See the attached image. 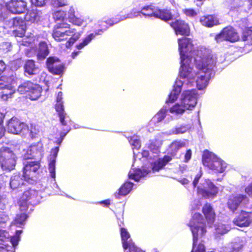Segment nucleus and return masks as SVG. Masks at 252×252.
<instances>
[{"instance_id": "nucleus-15", "label": "nucleus", "mask_w": 252, "mask_h": 252, "mask_svg": "<svg viewBox=\"0 0 252 252\" xmlns=\"http://www.w3.org/2000/svg\"><path fill=\"white\" fill-rule=\"evenodd\" d=\"M129 17L128 14L123 16L118 15L115 17L109 18L104 21L100 22L97 25V28H99L98 30L94 32L95 34H101V33L106 31L109 27L112 26L119 22Z\"/></svg>"}, {"instance_id": "nucleus-17", "label": "nucleus", "mask_w": 252, "mask_h": 252, "mask_svg": "<svg viewBox=\"0 0 252 252\" xmlns=\"http://www.w3.org/2000/svg\"><path fill=\"white\" fill-rule=\"evenodd\" d=\"M252 222V213L243 210L241 211L233 220L234 225L241 227H248Z\"/></svg>"}, {"instance_id": "nucleus-36", "label": "nucleus", "mask_w": 252, "mask_h": 252, "mask_svg": "<svg viewBox=\"0 0 252 252\" xmlns=\"http://www.w3.org/2000/svg\"><path fill=\"white\" fill-rule=\"evenodd\" d=\"M186 108L184 107V105L180 104L179 103H176L172 107H171L169 111L172 113H175L176 114H182L185 111Z\"/></svg>"}, {"instance_id": "nucleus-64", "label": "nucleus", "mask_w": 252, "mask_h": 252, "mask_svg": "<svg viewBox=\"0 0 252 252\" xmlns=\"http://www.w3.org/2000/svg\"><path fill=\"white\" fill-rule=\"evenodd\" d=\"M148 148L153 153H156L158 151V147L153 143H151L148 145Z\"/></svg>"}, {"instance_id": "nucleus-10", "label": "nucleus", "mask_w": 252, "mask_h": 252, "mask_svg": "<svg viewBox=\"0 0 252 252\" xmlns=\"http://www.w3.org/2000/svg\"><path fill=\"white\" fill-rule=\"evenodd\" d=\"M179 51L180 58L183 60L191 61V56L190 54L194 51V45L191 38L186 37H182L178 39Z\"/></svg>"}, {"instance_id": "nucleus-55", "label": "nucleus", "mask_w": 252, "mask_h": 252, "mask_svg": "<svg viewBox=\"0 0 252 252\" xmlns=\"http://www.w3.org/2000/svg\"><path fill=\"white\" fill-rule=\"evenodd\" d=\"M8 179V177L5 174H0V189L4 186Z\"/></svg>"}, {"instance_id": "nucleus-62", "label": "nucleus", "mask_w": 252, "mask_h": 252, "mask_svg": "<svg viewBox=\"0 0 252 252\" xmlns=\"http://www.w3.org/2000/svg\"><path fill=\"white\" fill-rule=\"evenodd\" d=\"M245 191L249 195H252V183L245 188Z\"/></svg>"}, {"instance_id": "nucleus-44", "label": "nucleus", "mask_w": 252, "mask_h": 252, "mask_svg": "<svg viewBox=\"0 0 252 252\" xmlns=\"http://www.w3.org/2000/svg\"><path fill=\"white\" fill-rule=\"evenodd\" d=\"M68 21L73 25L81 26L84 23V20L80 17H77L76 16L69 17Z\"/></svg>"}, {"instance_id": "nucleus-2", "label": "nucleus", "mask_w": 252, "mask_h": 252, "mask_svg": "<svg viewBox=\"0 0 252 252\" xmlns=\"http://www.w3.org/2000/svg\"><path fill=\"white\" fill-rule=\"evenodd\" d=\"M194 175V178L192 184L194 188H196V193L205 199L213 198L216 197L218 192L219 189L210 180L207 179L204 180V182L197 186L199 179L202 176L203 172L201 167L196 168L191 170L190 177L192 179V176Z\"/></svg>"}, {"instance_id": "nucleus-45", "label": "nucleus", "mask_w": 252, "mask_h": 252, "mask_svg": "<svg viewBox=\"0 0 252 252\" xmlns=\"http://www.w3.org/2000/svg\"><path fill=\"white\" fill-rule=\"evenodd\" d=\"M182 12L187 17L189 18H193L196 16L197 14L196 11L192 8H185L183 9Z\"/></svg>"}, {"instance_id": "nucleus-47", "label": "nucleus", "mask_w": 252, "mask_h": 252, "mask_svg": "<svg viewBox=\"0 0 252 252\" xmlns=\"http://www.w3.org/2000/svg\"><path fill=\"white\" fill-rule=\"evenodd\" d=\"M165 165V162L160 159H159L156 162H154L152 169L154 171H158L162 169Z\"/></svg>"}, {"instance_id": "nucleus-38", "label": "nucleus", "mask_w": 252, "mask_h": 252, "mask_svg": "<svg viewBox=\"0 0 252 252\" xmlns=\"http://www.w3.org/2000/svg\"><path fill=\"white\" fill-rule=\"evenodd\" d=\"M125 250L128 249V252H144L143 250L137 247L131 239H129L126 247H123Z\"/></svg>"}, {"instance_id": "nucleus-11", "label": "nucleus", "mask_w": 252, "mask_h": 252, "mask_svg": "<svg viewBox=\"0 0 252 252\" xmlns=\"http://www.w3.org/2000/svg\"><path fill=\"white\" fill-rule=\"evenodd\" d=\"M46 65L49 72L53 75H62L65 69L64 64L59 58L55 56H50L47 59Z\"/></svg>"}, {"instance_id": "nucleus-54", "label": "nucleus", "mask_w": 252, "mask_h": 252, "mask_svg": "<svg viewBox=\"0 0 252 252\" xmlns=\"http://www.w3.org/2000/svg\"><path fill=\"white\" fill-rule=\"evenodd\" d=\"M70 128H68L66 130V131L64 132H62L60 134V137L56 140V143L58 145H60L63 140L64 139V137L65 136L66 134L69 131Z\"/></svg>"}, {"instance_id": "nucleus-49", "label": "nucleus", "mask_w": 252, "mask_h": 252, "mask_svg": "<svg viewBox=\"0 0 252 252\" xmlns=\"http://www.w3.org/2000/svg\"><path fill=\"white\" fill-rule=\"evenodd\" d=\"M7 8L2 4H0V20H3L7 17Z\"/></svg>"}, {"instance_id": "nucleus-8", "label": "nucleus", "mask_w": 252, "mask_h": 252, "mask_svg": "<svg viewBox=\"0 0 252 252\" xmlns=\"http://www.w3.org/2000/svg\"><path fill=\"white\" fill-rule=\"evenodd\" d=\"M215 40L217 43L227 41L234 43L240 40V36L236 30L232 26H227L223 28L220 32L215 36Z\"/></svg>"}, {"instance_id": "nucleus-63", "label": "nucleus", "mask_w": 252, "mask_h": 252, "mask_svg": "<svg viewBox=\"0 0 252 252\" xmlns=\"http://www.w3.org/2000/svg\"><path fill=\"white\" fill-rule=\"evenodd\" d=\"M171 92L174 94L175 93V94H177V95L179 96L181 92V87L178 85L174 86V89Z\"/></svg>"}, {"instance_id": "nucleus-1", "label": "nucleus", "mask_w": 252, "mask_h": 252, "mask_svg": "<svg viewBox=\"0 0 252 252\" xmlns=\"http://www.w3.org/2000/svg\"><path fill=\"white\" fill-rule=\"evenodd\" d=\"M194 63L198 71L195 73L196 87L202 90L208 85L212 72L214 61L209 50L201 48L195 53Z\"/></svg>"}, {"instance_id": "nucleus-39", "label": "nucleus", "mask_w": 252, "mask_h": 252, "mask_svg": "<svg viewBox=\"0 0 252 252\" xmlns=\"http://www.w3.org/2000/svg\"><path fill=\"white\" fill-rule=\"evenodd\" d=\"M167 110L165 108H161L159 111L154 116V119L157 122L162 121L166 117Z\"/></svg>"}, {"instance_id": "nucleus-19", "label": "nucleus", "mask_w": 252, "mask_h": 252, "mask_svg": "<svg viewBox=\"0 0 252 252\" xmlns=\"http://www.w3.org/2000/svg\"><path fill=\"white\" fill-rule=\"evenodd\" d=\"M196 93L195 90H188L184 93L182 103L188 110L193 109L197 103Z\"/></svg>"}, {"instance_id": "nucleus-41", "label": "nucleus", "mask_w": 252, "mask_h": 252, "mask_svg": "<svg viewBox=\"0 0 252 252\" xmlns=\"http://www.w3.org/2000/svg\"><path fill=\"white\" fill-rule=\"evenodd\" d=\"M66 12L62 10L56 11L53 14V19L55 21L63 20L66 17Z\"/></svg>"}, {"instance_id": "nucleus-13", "label": "nucleus", "mask_w": 252, "mask_h": 252, "mask_svg": "<svg viewBox=\"0 0 252 252\" xmlns=\"http://www.w3.org/2000/svg\"><path fill=\"white\" fill-rule=\"evenodd\" d=\"M170 27L173 29L176 35L188 36L190 34V28L188 23L185 20L179 19L170 23Z\"/></svg>"}, {"instance_id": "nucleus-7", "label": "nucleus", "mask_w": 252, "mask_h": 252, "mask_svg": "<svg viewBox=\"0 0 252 252\" xmlns=\"http://www.w3.org/2000/svg\"><path fill=\"white\" fill-rule=\"evenodd\" d=\"M16 157L8 148H2L0 150V166L4 170L10 171L15 168Z\"/></svg>"}, {"instance_id": "nucleus-50", "label": "nucleus", "mask_w": 252, "mask_h": 252, "mask_svg": "<svg viewBox=\"0 0 252 252\" xmlns=\"http://www.w3.org/2000/svg\"><path fill=\"white\" fill-rule=\"evenodd\" d=\"M49 170L51 176L52 178L55 177V160H51L49 164Z\"/></svg>"}, {"instance_id": "nucleus-20", "label": "nucleus", "mask_w": 252, "mask_h": 252, "mask_svg": "<svg viewBox=\"0 0 252 252\" xmlns=\"http://www.w3.org/2000/svg\"><path fill=\"white\" fill-rule=\"evenodd\" d=\"M189 60H183L181 59V67L180 69V76L182 78H188L189 79H194L195 76L192 73L193 68L189 66Z\"/></svg>"}, {"instance_id": "nucleus-5", "label": "nucleus", "mask_w": 252, "mask_h": 252, "mask_svg": "<svg viewBox=\"0 0 252 252\" xmlns=\"http://www.w3.org/2000/svg\"><path fill=\"white\" fill-rule=\"evenodd\" d=\"M202 162L204 166L216 173L223 172L226 167V164L224 161L208 150L203 152Z\"/></svg>"}, {"instance_id": "nucleus-4", "label": "nucleus", "mask_w": 252, "mask_h": 252, "mask_svg": "<svg viewBox=\"0 0 252 252\" xmlns=\"http://www.w3.org/2000/svg\"><path fill=\"white\" fill-rule=\"evenodd\" d=\"M42 198L40 190L28 187L24 189L18 199V206L21 211L26 212L30 206H34L39 204L42 201Z\"/></svg>"}, {"instance_id": "nucleus-46", "label": "nucleus", "mask_w": 252, "mask_h": 252, "mask_svg": "<svg viewBox=\"0 0 252 252\" xmlns=\"http://www.w3.org/2000/svg\"><path fill=\"white\" fill-rule=\"evenodd\" d=\"M137 176L140 179L141 177L146 176L150 172V170L147 169H141L139 168H136L133 170Z\"/></svg>"}, {"instance_id": "nucleus-51", "label": "nucleus", "mask_w": 252, "mask_h": 252, "mask_svg": "<svg viewBox=\"0 0 252 252\" xmlns=\"http://www.w3.org/2000/svg\"><path fill=\"white\" fill-rule=\"evenodd\" d=\"M55 108L56 111L58 112V115H59V114L65 113L64 111V107L63 102H57Z\"/></svg>"}, {"instance_id": "nucleus-27", "label": "nucleus", "mask_w": 252, "mask_h": 252, "mask_svg": "<svg viewBox=\"0 0 252 252\" xmlns=\"http://www.w3.org/2000/svg\"><path fill=\"white\" fill-rule=\"evenodd\" d=\"M24 72L30 75H35L38 71V67L32 60H27L24 65Z\"/></svg>"}, {"instance_id": "nucleus-43", "label": "nucleus", "mask_w": 252, "mask_h": 252, "mask_svg": "<svg viewBox=\"0 0 252 252\" xmlns=\"http://www.w3.org/2000/svg\"><path fill=\"white\" fill-rule=\"evenodd\" d=\"M21 233V231H16V235L13 236L9 238V241H10L13 248V250L14 251L15 247L18 244V242L20 240L19 235Z\"/></svg>"}, {"instance_id": "nucleus-60", "label": "nucleus", "mask_w": 252, "mask_h": 252, "mask_svg": "<svg viewBox=\"0 0 252 252\" xmlns=\"http://www.w3.org/2000/svg\"><path fill=\"white\" fill-rule=\"evenodd\" d=\"M191 151L190 149L188 150L185 155L184 161L186 162H188L191 158Z\"/></svg>"}, {"instance_id": "nucleus-9", "label": "nucleus", "mask_w": 252, "mask_h": 252, "mask_svg": "<svg viewBox=\"0 0 252 252\" xmlns=\"http://www.w3.org/2000/svg\"><path fill=\"white\" fill-rule=\"evenodd\" d=\"M203 219L199 213H195L192 217L188 225L190 227L192 236H194V242L198 240V231L200 229L201 235L203 236L206 232V225L203 222Z\"/></svg>"}, {"instance_id": "nucleus-25", "label": "nucleus", "mask_w": 252, "mask_h": 252, "mask_svg": "<svg viewBox=\"0 0 252 252\" xmlns=\"http://www.w3.org/2000/svg\"><path fill=\"white\" fill-rule=\"evenodd\" d=\"M154 17L160 19L164 21L167 22L173 19V14L170 10L166 8L160 9L157 7Z\"/></svg>"}, {"instance_id": "nucleus-31", "label": "nucleus", "mask_w": 252, "mask_h": 252, "mask_svg": "<svg viewBox=\"0 0 252 252\" xmlns=\"http://www.w3.org/2000/svg\"><path fill=\"white\" fill-rule=\"evenodd\" d=\"M49 51L48 46L45 42L39 44L37 58L38 60H42L49 54Z\"/></svg>"}, {"instance_id": "nucleus-35", "label": "nucleus", "mask_w": 252, "mask_h": 252, "mask_svg": "<svg viewBox=\"0 0 252 252\" xmlns=\"http://www.w3.org/2000/svg\"><path fill=\"white\" fill-rule=\"evenodd\" d=\"M243 41H248L250 44H252V27L246 29L243 31L241 35Z\"/></svg>"}, {"instance_id": "nucleus-32", "label": "nucleus", "mask_w": 252, "mask_h": 252, "mask_svg": "<svg viewBox=\"0 0 252 252\" xmlns=\"http://www.w3.org/2000/svg\"><path fill=\"white\" fill-rule=\"evenodd\" d=\"M157 7L152 4L144 6L138 13H141L145 16L154 17L157 9Z\"/></svg>"}, {"instance_id": "nucleus-42", "label": "nucleus", "mask_w": 252, "mask_h": 252, "mask_svg": "<svg viewBox=\"0 0 252 252\" xmlns=\"http://www.w3.org/2000/svg\"><path fill=\"white\" fill-rule=\"evenodd\" d=\"M188 130V127L187 125H181L175 126L173 129V133L175 134H182L187 132Z\"/></svg>"}, {"instance_id": "nucleus-59", "label": "nucleus", "mask_w": 252, "mask_h": 252, "mask_svg": "<svg viewBox=\"0 0 252 252\" xmlns=\"http://www.w3.org/2000/svg\"><path fill=\"white\" fill-rule=\"evenodd\" d=\"M66 116V113H61L59 114L58 116L60 118V121L62 125L63 126H66V123L64 120L65 117Z\"/></svg>"}, {"instance_id": "nucleus-3", "label": "nucleus", "mask_w": 252, "mask_h": 252, "mask_svg": "<svg viewBox=\"0 0 252 252\" xmlns=\"http://www.w3.org/2000/svg\"><path fill=\"white\" fill-rule=\"evenodd\" d=\"M70 25L64 22L57 24L54 28L52 36L55 40L62 41L68 38L66 47L72 46L79 38L80 33L74 29H70Z\"/></svg>"}, {"instance_id": "nucleus-16", "label": "nucleus", "mask_w": 252, "mask_h": 252, "mask_svg": "<svg viewBox=\"0 0 252 252\" xmlns=\"http://www.w3.org/2000/svg\"><path fill=\"white\" fill-rule=\"evenodd\" d=\"M7 130L9 133L18 134L28 127L27 124L16 117H12L7 123Z\"/></svg>"}, {"instance_id": "nucleus-34", "label": "nucleus", "mask_w": 252, "mask_h": 252, "mask_svg": "<svg viewBox=\"0 0 252 252\" xmlns=\"http://www.w3.org/2000/svg\"><path fill=\"white\" fill-rule=\"evenodd\" d=\"M33 84L30 81L25 82L19 86L18 91L21 94H24L26 93H29Z\"/></svg>"}, {"instance_id": "nucleus-53", "label": "nucleus", "mask_w": 252, "mask_h": 252, "mask_svg": "<svg viewBox=\"0 0 252 252\" xmlns=\"http://www.w3.org/2000/svg\"><path fill=\"white\" fill-rule=\"evenodd\" d=\"M178 97V96L177 95V94H174L171 92L169 94L168 99L166 101V102L173 103L177 99Z\"/></svg>"}, {"instance_id": "nucleus-56", "label": "nucleus", "mask_w": 252, "mask_h": 252, "mask_svg": "<svg viewBox=\"0 0 252 252\" xmlns=\"http://www.w3.org/2000/svg\"><path fill=\"white\" fill-rule=\"evenodd\" d=\"M9 238L4 235V232L0 230V242L6 244V242H9Z\"/></svg>"}, {"instance_id": "nucleus-18", "label": "nucleus", "mask_w": 252, "mask_h": 252, "mask_svg": "<svg viewBox=\"0 0 252 252\" xmlns=\"http://www.w3.org/2000/svg\"><path fill=\"white\" fill-rule=\"evenodd\" d=\"M248 201V198L245 194H232L229 196L227 205L229 210L232 212H235L238 209L241 203Z\"/></svg>"}, {"instance_id": "nucleus-6", "label": "nucleus", "mask_w": 252, "mask_h": 252, "mask_svg": "<svg viewBox=\"0 0 252 252\" xmlns=\"http://www.w3.org/2000/svg\"><path fill=\"white\" fill-rule=\"evenodd\" d=\"M40 166L39 161H27L22 169L23 176L26 181L30 183L36 181L40 172Z\"/></svg>"}, {"instance_id": "nucleus-22", "label": "nucleus", "mask_w": 252, "mask_h": 252, "mask_svg": "<svg viewBox=\"0 0 252 252\" xmlns=\"http://www.w3.org/2000/svg\"><path fill=\"white\" fill-rule=\"evenodd\" d=\"M41 14V11L37 9H32L27 11L24 15V20L26 22L31 24L37 23L40 21Z\"/></svg>"}, {"instance_id": "nucleus-57", "label": "nucleus", "mask_w": 252, "mask_h": 252, "mask_svg": "<svg viewBox=\"0 0 252 252\" xmlns=\"http://www.w3.org/2000/svg\"><path fill=\"white\" fill-rule=\"evenodd\" d=\"M172 146L174 147L176 150H178L185 146V144L180 141H174L172 143Z\"/></svg>"}, {"instance_id": "nucleus-23", "label": "nucleus", "mask_w": 252, "mask_h": 252, "mask_svg": "<svg viewBox=\"0 0 252 252\" xmlns=\"http://www.w3.org/2000/svg\"><path fill=\"white\" fill-rule=\"evenodd\" d=\"M25 181L26 180L23 177V175L15 174L10 178L9 182L10 188L13 190L18 189L22 187L26 186Z\"/></svg>"}, {"instance_id": "nucleus-28", "label": "nucleus", "mask_w": 252, "mask_h": 252, "mask_svg": "<svg viewBox=\"0 0 252 252\" xmlns=\"http://www.w3.org/2000/svg\"><path fill=\"white\" fill-rule=\"evenodd\" d=\"M133 186V183L129 182H125L119 189L118 191L115 193V196L117 198L119 195L125 196L128 194L132 190Z\"/></svg>"}, {"instance_id": "nucleus-30", "label": "nucleus", "mask_w": 252, "mask_h": 252, "mask_svg": "<svg viewBox=\"0 0 252 252\" xmlns=\"http://www.w3.org/2000/svg\"><path fill=\"white\" fill-rule=\"evenodd\" d=\"M42 91V88L39 85L33 84L29 93L30 98L31 100L37 99L41 96Z\"/></svg>"}, {"instance_id": "nucleus-26", "label": "nucleus", "mask_w": 252, "mask_h": 252, "mask_svg": "<svg viewBox=\"0 0 252 252\" xmlns=\"http://www.w3.org/2000/svg\"><path fill=\"white\" fill-rule=\"evenodd\" d=\"M201 24L208 28H211L218 25V20L213 15H207L202 16L200 18Z\"/></svg>"}, {"instance_id": "nucleus-24", "label": "nucleus", "mask_w": 252, "mask_h": 252, "mask_svg": "<svg viewBox=\"0 0 252 252\" xmlns=\"http://www.w3.org/2000/svg\"><path fill=\"white\" fill-rule=\"evenodd\" d=\"M202 212L208 223H213L214 222L216 214L210 203H205L202 207Z\"/></svg>"}, {"instance_id": "nucleus-61", "label": "nucleus", "mask_w": 252, "mask_h": 252, "mask_svg": "<svg viewBox=\"0 0 252 252\" xmlns=\"http://www.w3.org/2000/svg\"><path fill=\"white\" fill-rule=\"evenodd\" d=\"M57 5L59 7H62L68 5V1L67 0H57Z\"/></svg>"}, {"instance_id": "nucleus-58", "label": "nucleus", "mask_w": 252, "mask_h": 252, "mask_svg": "<svg viewBox=\"0 0 252 252\" xmlns=\"http://www.w3.org/2000/svg\"><path fill=\"white\" fill-rule=\"evenodd\" d=\"M128 178L129 179H132L135 181H138L140 180L139 176H137V175L135 173V172L133 171H130L128 173Z\"/></svg>"}, {"instance_id": "nucleus-48", "label": "nucleus", "mask_w": 252, "mask_h": 252, "mask_svg": "<svg viewBox=\"0 0 252 252\" xmlns=\"http://www.w3.org/2000/svg\"><path fill=\"white\" fill-rule=\"evenodd\" d=\"M0 252H15V251L7 244L0 242Z\"/></svg>"}, {"instance_id": "nucleus-29", "label": "nucleus", "mask_w": 252, "mask_h": 252, "mask_svg": "<svg viewBox=\"0 0 252 252\" xmlns=\"http://www.w3.org/2000/svg\"><path fill=\"white\" fill-rule=\"evenodd\" d=\"M30 151L32 158L36 156H41L43 152V144L41 142H38L32 145L30 147Z\"/></svg>"}, {"instance_id": "nucleus-33", "label": "nucleus", "mask_w": 252, "mask_h": 252, "mask_svg": "<svg viewBox=\"0 0 252 252\" xmlns=\"http://www.w3.org/2000/svg\"><path fill=\"white\" fill-rule=\"evenodd\" d=\"M120 226H121V225H119ZM120 234L122 240V246H124L125 247H126L127 244L128 243V241H129L130 235L129 232L127 231L126 228L124 227H121L120 228Z\"/></svg>"}, {"instance_id": "nucleus-14", "label": "nucleus", "mask_w": 252, "mask_h": 252, "mask_svg": "<svg viewBox=\"0 0 252 252\" xmlns=\"http://www.w3.org/2000/svg\"><path fill=\"white\" fill-rule=\"evenodd\" d=\"M12 79L6 76L0 77V89L3 90L1 92V97L3 99H6L10 97L15 92V89L11 86V82Z\"/></svg>"}, {"instance_id": "nucleus-21", "label": "nucleus", "mask_w": 252, "mask_h": 252, "mask_svg": "<svg viewBox=\"0 0 252 252\" xmlns=\"http://www.w3.org/2000/svg\"><path fill=\"white\" fill-rule=\"evenodd\" d=\"M24 23L23 19L20 17H15L11 19V27L13 28H18L21 30L20 32L17 29L13 30V33L15 36L22 37L24 35Z\"/></svg>"}, {"instance_id": "nucleus-12", "label": "nucleus", "mask_w": 252, "mask_h": 252, "mask_svg": "<svg viewBox=\"0 0 252 252\" xmlns=\"http://www.w3.org/2000/svg\"><path fill=\"white\" fill-rule=\"evenodd\" d=\"M5 7L10 13L19 15L28 9V2L26 0H9L5 3Z\"/></svg>"}, {"instance_id": "nucleus-37", "label": "nucleus", "mask_w": 252, "mask_h": 252, "mask_svg": "<svg viewBox=\"0 0 252 252\" xmlns=\"http://www.w3.org/2000/svg\"><path fill=\"white\" fill-rule=\"evenodd\" d=\"M95 35H96V34H95V32L94 33H90L83 39L82 42L79 43L76 45V48L78 49H82L84 47L88 45Z\"/></svg>"}, {"instance_id": "nucleus-40", "label": "nucleus", "mask_w": 252, "mask_h": 252, "mask_svg": "<svg viewBox=\"0 0 252 252\" xmlns=\"http://www.w3.org/2000/svg\"><path fill=\"white\" fill-rule=\"evenodd\" d=\"M198 240L194 242L193 236V247L191 252H205V247L204 244L199 243L197 244Z\"/></svg>"}, {"instance_id": "nucleus-52", "label": "nucleus", "mask_w": 252, "mask_h": 252, "mask_svg": "<svg viewBox=\"0 0 252 252\" xmlns=\"http://www.w3.org/2000/svg\"><path fill=\"white\" fill-rule=\"evenodd\" d=\"M39 131L38 129H36L35 127H33L32 126L31 127L29 132V136L32 138L33 139L37 137Z\"/></svg>"}]
</instances>
